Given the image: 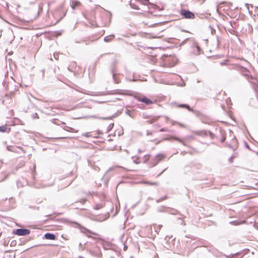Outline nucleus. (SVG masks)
Instances as JSON below:
<instances>
[{"mask_svg": "<svg viewBox=\"0 0 258 258\" xmlns=\"http://www.w3.org/2000/svg\"><path fill=\"white\" fill-rule=\"evenodd\" d=\"M135 98L138 101L143 102L146 105L152 104L155 102V101H153L143 95H137Z\"/></svg>", "mask_w": 258, "mask_h": 258, "instance_id": "1", "label": "nucleus"}, {"mask_svg": "<svg viewBox=\"0 0 258 258\" xmlns=\"http://www.w3.org/2000/svg\"><path fill=\"white\" fill-rule=\"evenodd\" d=\"M180 14L185 19H194L195 17V14L192 12L185 9H181Z\"/></svg>", "mask_w": 258, "mask_h": 258, "instance_id": "2", "label": "nucleus"}, {"mask_svg": "<svg viewBox=\"0 0 258 258\" xmlns=\"http://www.w3.org/2000/svg\"><path fill=\"white\" fill-rule=\"evenodd\" d=\"M30 231L27 229H17L13 232V233L19 236H25L29 235Z\"/></svg>", "mask_w": 258, "mask_h": 258, "instance_id": "3", "label": "nucleus"}, {"mask_svg": "<svg viewBox=\"0 0 258 258\" xmlns=\"http://www.w3.org/2000/svg\"><path fill=\"white\" fill-rule=\"evenodd\" d=\"M150 157H151V156L150 154L145 155L143 157H139V161L138 163H145L147 161H149V160L150 158Z\"/></svg>", "mask_w": 258, "mask_h": 258, "instance_id": "4", "label": "nucleus"}, {"mask_svg": "<svg viewBox=\"0 0 258 258\" xmlns=\"http://www.w3.org/2000/svg\"><path fill=\"white\" fill-rule=\"evenodd\" d=\"M81 3L77 1H72L71 3V6L73 9H75L77 8L81 7Z\"/></svg>", "mask_w": 258, "mask_h": 258, "instance_id": "5", "label": "nucleus"}, {"mask_svg": "<svg viewBox=\"0 0 258 258\" xmlns=\"http://www.w3.org/2000/svg\"><path fill=\"white\" fill-rule=\"evenodd\" d=\"M11 131V127H9L7 124L0 126V132L8 133H10Z\"/></svg>", "mask_w": 258, "mask_h": 258, "instance_id": "6", "label": "nucleus"}, {"mask_svg": "<svg viewBox=\"0 0 258 258\" xmlns=\"http://www.w3.org/2000/svg\"><path fill=\"white\" fill-rule=\"evenodd\" d=\"M63 129H64V130H65V131H66L67 132H71V133H76L78 132V130H77V129H76L75 128H73V127L68 126H64Z\"/></svg>", "mask_w": 258, "mask_h": 258, "instance_id": "7", "label": "nucleus"}, {"mask_svg": "<svg viewBox=\"0 0 258 258\" xmlns=\"http://www.w3.org/2000/svg\"><path fill=\"white\" fill-rule=\"evenodd\" d=\"M44 237L46 239H49V240H55L56 238V237L54 234L50 233H47L44 235Z\"/></svg>", "mask_w": 258, "mask_h": 258, "instance_id": "8", "label": "nucleus"}, {"mask_svg": "<svg viewBox=\"0 0 258 258\" xmlns=\"http://www.w3.org/2000/svg\"><path fill=\"white\" fill-rule=\"evenodd\" d=\"M176 107H179V108H186L188 110H189L190 111H193L192 109H191L190 107V106L187 104H178L176 105Z\"/></svg>", "mask_w": 258, "mask_h": 258, "instance_id": "9", "label": "nucleus"}, {"mask_svg": "<svg viewBox=\"0 0 258 258\" xmlns=\"http://www.w3.org/2000/svg\"><path fill=\"white\" fill-rule=\"evenodd\" d=\"M87 235L88 237H89L95 238V237L98 236V234L97 233H96L92 232V231H89V230H87Z\"/></svg>", "mask_w": 258, "mask_h": 258, "instance_id": "10", "label": "nucleus"}, {"mask_svg": "<svg viewBox=\"0 0 258 258\" xmlns=\"http://www.w3.org/2000/svg\"><path fill=\"white\" fill-rule=\"evenodd\" d=\"M160 116H154L149 120H147V123L149 124L153 123L156 122L159 118Z\"/></svg>", "mask_w": 258, "mask_h": 258, "instance_id": "11", "label": "nucleus"}, {"mask_svg": "<svg viewBox=\"0 0 258 258\" xmlns=\"http://www.w3.org/2000/svg\"><path fill=\"white\" fill-rule=\"evenodd\" d=\"M165 158L164 155L162 154H159L157 155L155 157V159L156 160H157L158 162L162 160Z\"/></svg>", "mask_w": 258, "mask_h": 258, "instance_id": "12", "label": "nucleus"}, {"mask_svg": "<svg viewBox=\"0 0 258 258\" xmlns=\"http://www.w3.org/2000/svg\"><path fill=\"white\" fill-rule=\"evenodd\" d=\"M145 184H146L147 185H157L158 183L156 182H150V181H144L143 182Z\"/></svg>", "mask_w": 258, "mask_h": 258, "instance_id": "13", "label": "nucleus"}, {"mask_svg": "<svg viewBox=\"0 0 258 258\" xmlns=\"http://www.w3.org/2000/svg\"><path fill=\"white\" fill-rule=\"evenodd\" d=\"M167 140H175V141H177L178 142H181V140H180L179 138H177V137H174V136H171L168 139H167Z\"/></svg>", "mask_w": 258, "mask_h": 258, "instance_id": "14", "label": "nucleus"}, {"mask_svg": "<svg viewBox=\"0 0 258 258\" xmlns=\"http://www.w3.org/2000/svg\"><path fill=\"white\" fill-rule=\"evenodd\" d=\"M7 149L10 151L14 152H16V148L13 146H10L8 147Z\"/></svg>", "mask_w": 258, "mask_h": 258, "instance_id": "15", "label": "nucleus"}, {"mask_svg": "<svg viewBox=\"0 0 258 258\" xmlns=\"http://www.w3.org/2000/svg\"><path fill=\"white\" fill-rule=\"evenodd\" d=\"M177 125L179 126L180 127H183V128H185L186 127V126L185 124H184L182 123L179 122L178 123Z\"/></svg>", "mask_w": 258, "mask_h": 258, "instance_id": "16", "label": "nucleus"}, {"mask_svg": "<svg viewBox=\"0 0 258 258\" xmlns=\"http://www.w3.org/2000/svg\"><path fill=\"white\" fill-rule=\"evenodd\" d=\"M86 202H87L86 199H82L79 201V202L82 203V204H85Z\"/></svg>", "mask_w": 258, "mask_h": 258, "instance_id": "17", "label": "nucleus"}, {"mask_svg": "<svg viewBox=\"0 0 258 258\" xmlns=\"http://www.w3.org/2000/svg\"><path fill=\"white\" fill-rule=\"evenodd\" d=\"M244 222H236V221H233L232 223L234 224V225H238V224H241V223H244Z\"/></svg>", "mask_w": 258, "mask_h": 258, "instance_id": "18", "label": "nucleus"}, {"mask_svg": "<svg viewBox=\"0 0 258 258\" xmlns=\"http://www.w3.org/2000/svg\"><path fill=\"white\" fill-rule=\"evenodd\" d=\"M178 122L176 121H171V124L172 125H178Z\"/></svg>", "mask_w": 258, "mask_h": 258, "instance_id": "19", "label": "nucleus"}, {"mask_svg": "<svg viewBox=\"0 0 258 258\" xmlns=\"http://www.w3.org/2000/svg\"><path fill=\"white\" fill-rule=\"evenodd\" d=\"M167 131V130L165 128H162L160 130V132H166Z\"/></svg>", "mask_w": 258, "mask_h": 258, "instance_id": "20", "label": "nucleus"}, {"mask_svg": "<svg viewBox=\"0 0 258 258\" xmlns=\"http://www.w3.org/2000/svg\"><path fill=\"white\" fill-rule=\"evenodd\" d=\"M17 148L20 149H21V150H23L22 147H17Z\"/></svg>", "mask_w": 258, "mask_h": 258, "instance_id": "21", "label": "nucleus"}, {"mask_svg": "<svg viewBox=\"0 0 258 258\" xmlns=\"http://www.w3.org/2000/svg\"><path fill=\"white\" fill-rule=\"evenodd\" d=\"M145 1H149V0H145Z\"/></svg>", "mask_w": 258, "mask_h": 258, "instance_id": "22", "label": "nucleus"}]
</instances>
